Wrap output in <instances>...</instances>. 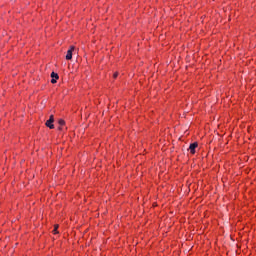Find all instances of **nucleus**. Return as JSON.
Returning <instances> with one entry per match:
<instances>
[{
    "label": "nucleus",
    "instance_id": "f257e3e1",
    "mask_svg": "<svg viewBox=\"0 0 256 256\" xmlns=\"http://www.w3.org/2000/svg\"><path fill=\"white\" fill-rule=\"evenodd\" d=\"M55 123V117L53 115H50L49 119L46 121L45 125L46 127H48L49 129H55V125L53 124Z\"/></svg>",
    "mask_w": 256,
    "mask_h": 256
},
{
    "label": "nucleus",
    "instance_id": "f03ea898",
    "mask_svg": "<svg viewBox=\"0 0 256 256\" xmlns=\"http://www.w3.org/2000/svg\"><path fill=\"white\" fill-rule=\"evenodd\" d=\"M73 51H75V46H70L66 53V61H71V59H73Z\"/></svg>",
    "mask_w": 256,
    "mask_h": 256
},
{
    "label": "nucleus",
    "instance_id": "7ed1b4c3",
    "mask_svg": "<svg viewBox=\"0 0 256 256\" xmlns=\"http://www.w3.org/2000/svg\"><path fill=\"white\" fill-rule=\"evenodd\" d=\"M50 77L52 78L51 79L52 85H55V83H57V81H59V74H57L55 72H52Z\"/></svg>",
    "mask_w": 256,
    "mask_h": 256
},
{
    "label": "nucleus",
    "instance_id": "20e7f679",
    "mask_svg": "<svg viewBox=\"0 0 256 256\" xmlns=\"http://www.w3.org/2000/svg\"><path fill=\"white\" fill-rule=\"evenodd\" d=\"M197 147H199V144L197 142L190 144L189 150H190L191 155H195V149Z\"/></svg>",
    "mask_w": 256,
    "mask_h": 256
},
{
    "label": "nucleus",
    "instance_id": "39448f33",
    "mask_svg": "<svg viewBox=\"0 0 256 256\" xmlns=\"http://www.w3.org/2000/svg\"><path fill=\"white\" fill-rule=\"evenodd\" d=\"M58 125H60V126L58 127L59 131H63V127L65 126V120L59 119V120H58Z\"/></svg>",
    "mask_w": 256,
    "mask_h": 256
},
{
    "label": "nucleus",
    "instance_id": "423d86ee",
    "mask_svg": "<svg viewBox=\"0 0 256 256\" xmlns=\"http://www.w3.org/2000/svg\"><path fill=\"white\" fill-rule=\"evenodd\" d=\"M59 225L58 224H55L54 225V229L52 231L53 235H58L59 234Z\"/></svg>",
    "mask_w": 256,
    "mask_h": 256
},
{
    "label": "nucleus",
    "instance_id": "0eeeda50",
    "mask_svg": "<svg viewBox=\"0 0 256 256\" xmlns=\"http://www.w3.org/2000/svg\"><path fill=\"white\" fill-rule=\"evenodd\" d=\"M119 77V72H114L113 79H117Z\"/></svg>",
    "mask_w": 256,
    "mask_h": 256
}]
</instances>
